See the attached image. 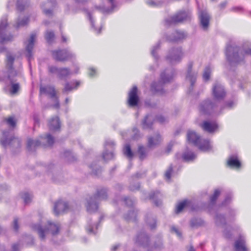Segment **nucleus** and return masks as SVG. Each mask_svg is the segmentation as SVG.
<instances>
[{"label":"nucleus","mask_w":251,"mask_h":251,"mask_svg":"<svg viewBox=\"0 0 251 251\" xmlns=\"http://www.w3.org/2000/svg\"><path fill=\"white\" fill-rule=\"evenodd\" d=\"M14 62V57L9 53L7 54L6 67L0 71V82L5 83L9 82L11 84L9 91L11 94L17 93L20 88L19 83L16 81L17 77L21 76V73L13 67Z\"/></svg>","instance_id":"obj_1"},{"label":"nucleus","mask_w":251,"mask_h":251,"mask_svg":"<svg viewBox=\"0 0 251 251\" xmlns=\"http://www.w3.org/2000/svg\"><path fill=\"white\" fill-rule=\"evenodd\" d=\"M251 46L248 43L245 44L242 47L230 43L227 44L225 53L230 66H237L240 63H244L245 56H251Z\"/></svg>","instance_id":"obj_2"},{"label":"nucleus","mask_w":251,"mask_h":251,"mask_svg":"<svg viewBox=\"0 0 251 251\" xmlns=\"http://www.w3.org/2000/svg\"><path fill=\"white\" fill-rule=\"evenodd\" d=\"M233 194L231 192H228L226 195L224 200L221 203L217 211L215 212L214 220L217 226L225 228L223 233L225 237L227 239H230L232 233L230 231V227L226 225V221L224 215L220 213L221 206H224L230 204L232 200Z\"/></svg>","instance_id":"obj_3"},{"label":"nucleus","mask_w":251,"mask_h":251,"mask_svg":"<svg viewBox=\"0 0 251 251\" xmlns=\"http://www.w3.org/2000/svg\"><path fill=\"white\" fill-rule=\"evenodd\" d=\"M174 75L172 68L165 69L161 73L160 79L158 81L153 82L151 85V91L153 94L163 95L165 93L164 85L169 82Z\"/></svg>","instance_id":"obj_4"},{"label":"nucleus","mask_w":251,"mask_h":251,"mask_svg":"<svg viewBox=\"0 0 251 251\" xmlns=\"http://www.w3.org/2000/svg\"><path fill=\"white\" fill-rule=\"evenodd\" d=\"M107 198V190L105 188L98 189L93 196H88L86 198V207L87 211L89 213L95 212L98 209L99 201L106 200Z\"/></svg>","instance_id":"obj_5"},{"label":"nucleus","mask_w":251,"mask_h":251,"mask_svg":"<svg viewBox=\"0 0 251 251\" xmlns=\"http://www.w3.org/2000/svg\"><path fill=\"white\" fill-rule=\"evenodd\" d=\"M32 228L37 232L41 240H44L49 233L52 235L57 234L60 230V225L58 223L55 224L49 221L47 227L44 228L40 224H33Z\"/></svg>","instance_id":"obj_6"},{"label":"nucleus","mask_w":251,"mask_h":251,"mask_svg":"<svg viewBox=\"0 0 251 251\" xmlns=\"http://www.w3.org/2000/svg\"><path fill=\"white\" fill-rule=\"evenodd\" d=\"M187 138L189 143L198 147L199 149L203 151H209L211 149L210 141L208 139H201L194 131H188Z\"/></svg>","instance_id":"obj_7"},{"label":"nucleus","mask_w":251,"mask_h":251,"mask_svg":"<svg viewBox=\"0 0 251 251\" xmlns=\"http://www.w3.org/2000/svg\"><path fill=\"white\" fill-rule=\"evenodd\" d=\"M220 104L214 100L206 99L199 105L200 111L204 115L219 114Z\"/></svg>","instance_id":"obj_8"},{"label":"nucleus","mask_w":251,"mask_h":251,"mask_svg":"<svg viewBox=\"0 0 251 251\" xmlns=\"http://www.w3.org/2000/svg\"><path fill=\"white\" fill-rule=\"evenodd\" d=\"M192 13L189 10H181L174 15L169 17L165 19V25L170 26L175 25L184 21L190 20Z\"/></svg>","instance_id":"obj_9"},{"label":"nucleus","mask_w":251,"mask_h":251,"mask_svg":"<svg viewBox=\"0 0 251 251\" xmlns=\"http://www.w3.org/2000/svg\"><path fill=\"white\" fill-rule=\"evenodd\" d=\"M9 130L2 131V136L0 140L1 145L4 148L7 147L13 151V149H18L21 147V140L19 138L11 136L9 137Z\"/></svg>","instance_id":"obj_10"},{"label":"nucleus","mask_w":251,"mask_h":251,"mask_svg":"<svg viewBox=\"0 0 251 251\" xmlns=\"http://www.w3.org/2000/svg\"><path fill=\"white\" fill-rule=\"evenodd\" d=\"M184 52L181 47H172L168 50L165 59L171 64L175 65L181 62Z\"/></svg>","instance_id":"obj_11"},{"label":"nucleus","mask_w":251,"mask_h":251,"mask_svg":"<svg viewBox=\"0 0 251 251\" xmlns=\"http://www.w3.org/2000/svg\"><path fill=\"white\" fill-rule=\"evenodd\" d=\"M226 94L224 86L219 81H215L212 86V95L213 100L220 104Z\"/></svg>","instance_id":"obj_12"},{"label":"nucleus","mask_w":251,"mask_h":251,"mask_svg":"<svg viewBox=\"0 0 251 251\" xmlns=\"http://www.w3.org/2000/svg\"><path fill=\"white\" fill-rule=\"evenodd\" d=\"M8 26L7 18L6 16L2 17L0 21V44H3L13 41L14 36L9 34L7 35L6 28Z\"/></svg>","instance_id":"obj_13"},{"label":"nucleus","mask_w":251,"mask_h":251,"mask_svg":"<svg viewBox=\"0 0 251 251\" xmlns=\"http://www.w3.org/2000/svg\"><path fill=\"white\" fill-rule=\"evenodd\" d=\"M52 55L55 60L60 62L68 60L75 56L74 53L68 49L52 50Z\"/></svg>","instance_id":"obj_14"},{"label":"nucleus","mask_w":251,"mask_h":251,"mask_svg":"<svg viewBox=\"0 0 251 251\" xmlns=\"http://www.w3.org/2000/svg\"><path fill=\"white\" fill-rule=\"evenodd\" d=\"M48 71L51 74H56L60 79L66 80L72 72L68 68H58L56 66L50 65L48 68Z\"/></svg>","instance_id":"obj_15"},{"label":"nucleus","mask_w":251,"mask_h":251,"mask_svg":"<svg viewBox=\"0 0 251 251\" xmlns=\"http://www.w3.org/2000/svg\"><path fill=\"white\" fill-rule=\"evenodd\" d=\"M116 144L113 140L106 139L104 144V150L102 153V158L105 161L111 160L114 157V149Z\"/></svg>","instance_id":"obj_16"},{"label":"nucleus","mask_w":251,"mask_h":251,"mask_svg":"<svg viewBox=\"0 0 251 251\" xmlns=\"http://www.w3.org/2000/svg\"><path fill=\"white\" fill-rule=\"evenodd\" d=\"M193 66V62L189 61L187 65V74L186 75V79L190 83V86L188 90V93H191L193 90L194 84L196 81L198 73L196 71L192 70Z\"/></svg>","instance_id":"obj_17"},{"label":"nucleus","mask_w":251,"mask_h":251,"mask_svg":"<svg viewBox=\"0 0 251 251\" xmlns=\"http://www.w3.org/2000/svg\"><path fill=\"white\" fill-rule=\"evenodd\" d=\"M198 17L201 28L206 31L209 25L210 16L206 10L201 9L198 7Z\"/></svg>","instance_id":"obj_18"},{"label":"nucleus","mask_w":251,"mask_h":251,"mask_svg":"<svg viewBox=\"0 0 251 251\" xmlns=\"http://www.w3.org/2000/svg\"><path fill=\"white\" fill-rule=\"evenodd\" d=\"M138 88L134 86L128 93L127 105L130 107H135L138 106L140 99L137 94Z\"/></svg>","instance_id":"obj_19"},{"label":"nucleus","mask_w":251,"mask_h":251,"mask_svg":"<svg viewBox=\"0 0 251 251\" xmlns=\"http://www.w3.org/2000/svg\"><path fill=\"white\" fill-rule=\"evenodd\" d=\"M56 6V0H47L41 5L43 13L48 17H51L53 14V10Z\"/></svg>","instance_id":"obj_20"},{"label":"nucleus","mask_w":251,"mask_h":251,"mask_svg":"<svg viewBox=\"0 0 251 251\" xmlns=\"http://www.w3.org/2000/svg\"><path fill=\"white\" fill-rule=\"evenodd\" d=\"M135 243L137 245L144 248L147 247L150 243L149 237L144 231H141L137 234Z\"/></svg>","instance_id":"obj_21"},{"label":"nucleus","mask_w":251,"mask_h":251,"mask_svg":"<svg viewBox=\"0 0 251 251\" xmlns=\"http://www.w3.org/2000/svg\"><path fill=\"white\" fill-rule=\"evenodd\" d=\"M35 37V34L32 33L25 46L26 57L27 58L29 63L31 59L32 58V50L34 47Z\"/></svg>","instance_id":"obj_22"},{"label":"nucleus","mask_w":251,"mask_h":251,"mask_svg":"<svg viewBox=\"0 0 251 251\" xmlns=\"http://www.w3.org/2000/svg\"><path fill=\"white\" fill-rule=\"evenodd\" d=\"M186 34L184 31L175 30L166 35V39L169 42H177L184 39Z\"/></svg>","instance_id":"obj_23"},{"label":"nucleus","mask_w":251,"mask_h":251,"mask_svg":"<svg viewBox=\"0 0 251 251\" xmlns=\"http://www.w3.org/2000/svg\"><path fill=\"white\" fill-rule=\"evenodd\" d=\"M40 94L48 95L51 99L55 98L56 96L55 87L51 85H41L40 86Z\"/></svg>","instance_id":"obj_24"},{"label":"nucleus","mask_w":251,"mask_h":251,"mask_svg":"<svg viewBox=\"0 0 251 251\" xmlns=\"http://www.w3.org/2000/svg\"><path fill=\"white\" fill-rule=\"evenodd\" d=\"M160 47V42L159 41L157 43L152 47L151 50V54L154 58L155 66H151L149 68V70L151 71H153L156 68L158 67V61L159 60L160 56L157 54V51L159 50Z\"/></svg>","instance_id":"obj_25"},{"label":"nucleus","mask_w":251,"mask_h":251,"mask_svg":"<svg viewBox=\"0 0 251 251\" xmlns=\"http://www.w3.org/2000/svg\"><path fill=\"white\" fill-rule=\"evenodd\" d=\"M107 3L110 5V7H105L103 6H96L95 8L103 13H110L117 9L118 4L116 0H106Z\"/></svg>","instance_id":"obj_26"},{"label":"nucleus","mask_w":251,"mask_h":251,"mask_svg":"<svg viewBox=\"0 0 251 251\" xmlns=\"http://www.w3.org/2000/svg\"><path fill=\"white\" fill-rule=\"evenodd\" d=\"M69 207L68 203L63 201H58L54 204L53 211L56 215L65 212Z\"/></svg>","instance_id":"obj_27"},{"label":"nucleus","mask_w":251,"mask_h":251,"mask_svg":"<svg viewBox=\"0 0 251 251\" xmlns=\"http://www.w3.org/2000/svg\"><path fill=\"white\" fill-rule=\"evenodd\" d=\"M196 156V154L194 152L188 150L185 151L182 154L180 153L176 154V158L177 159H179L181 158L185 162L192 161L195 159Z\"/></svg>","instance_id":"obj_28"},{"label":"nucleus","mask_w":251,"mask_h":251,"mask_svg":"<svg viewBox=\"0 0 251 251\" xmlns=\"http://www.w3.org/2000/svg\"><path fill=\"white\" fill-rule=\"evenodd\" d=\"M227 166L231 168H239L241 163L237 154H232L229 156L227 160Z\"/></svg>","instance_id":"obj_29"},{"label":"nucleus","mask_w":251,"mask_h":251,"mask_svg":"<svg viewBox=\"0 0 251 251\" xmlns=\"http://www.w3.org/2000/svg\"><path fill=\"white\" fill-rule=\"evenodd\" d=\"M246 239L244 236L240 235L238 239L236 240L234 248L236 251H247L246 247Z\"/></svg>","instance_id":"obj_30"},{"label":"nucleus","mask_w":251,"mask_h":251,"mask_svg":"<svg viewBox=\"0 0 251 251\" xmlns=\"http://www.w3.org/2000/svg\"><path fill=\"white\" fill-rule=\"evenodd\" d=\"M149 198L152 200L154 204L156 206H160L162 204V195L159 191H156L151 192L149 196Z\"/></svg>","instance_id":"obj_31"},{"label":"nucleus","mask_w":251,"mask_h":251,"mask_svg":"<svg viewBox=\"0 0 251 251\" xmlns=\"http://www.w3.org/2000/svg\"><path fill=\"white\" fill-rule=\"evenodd\" d=\"M202 127L204 131L209 133H213L218 128V125L216 122L212 123L208 121H204L202 125Z\"/></svg>","instance_id":"obj_32"},{"label":"nucleus","mask_w":251,"mask_h":251,"mask_svg":"<svg viewBox=\"0 0 251 251\" xmlns=\"http://www.w3.org/2000/svg\"><path fill=\"white\" fill-rule=\"evenodd\" d=\"M80 85L79 81H75L73 82L72 81L71 83L68 82H66L65 84L64 89L62 92L64 94H68V93L74 89H76Z\"/></svg>","instance_id":"obj_33"},{"label":"nucleus","mask_w":251,"mask_h":251,"mask_svg":"<svg viewBox=\"0 0 251 251\" xmlns=\"http://www.w3.org/2000/svg\"><path fill=\"white\" fill-rule=\"evenodd\" d=\"M49 126L51 130H56L60 127V121L58 117L51 118L49 121Z\"/></svg>","instance_id":"obj_34"},{"label":"nucleus","mask_w":251,"mask_h":251,"mask_svg":"<svg viewBox=\"0 0 251 251\" xmlns=\"http://www.w3.org/2000/svg\"><path fill=\"white\" fill-rule=\"evenodd\" d=\"M236 105V101L235 99L226 101L223 105L219 107V113H221L225 109H231Z\"/></svg>","instance_id":"obj_35"},{"label":"nucleus","mask_w":251,"mask_h":251,"mask_svg":"<svg viewBox=\"0 0 251 251\" xmlns=\"http://www.w3.org/2000/svg\"><path fill=\"white\" fill-rule=\"evenodd\" d=\"M29 22V18L27 16H24L21 17L19 16L17 18L15 24L14 25V26L16 28L18 29L20 27H24Z\"/></svg>","instance_id":"obj_36"},{"label":"nucleus","mask_w":251,"mask_h":251,"mask_svg":"<svg viewBox=\"0 0 251 251\" xmlns=\"http://www.w3.org/2000/svg\"><path fill=\"white\" fill-rule=\"evenodd\" d=\"M221 194V190L219 189H215L213 194L210 197V203L209 207V211L210 214H212V207L215 206L217 199Z\"/></svg>","instance_id":"obj_37"},{"label":"nucleus","mask_w":251,"mask_h":251,"mask_svg":"<svg viewBox=\"0 0 251 251\" xmlns=\"http://www.w3.org/2000/svg\"><path fill=\"white\" fill-rule=\"evenodd\" d=\"M41 145V141L39 139H28L27 142V148L29 151H33Z\"/></svg>","instance_id":"obj_38"},{"label":"nucleus","mask_w":251,"mask_h":251,"mask_svg":"<svg viewBox=\"0 0 251 251\" xmlns=\"http://www.w3.org/2000/svg\"><path fill=\"white\" fill-rule=\"evenodd\" d=\"M152 124L153 118L150 115H147L142 122V127L144 129L151 128Z\"/></svg>","instance_id":"obj_39"},{"label":"nucleus","mask_w":251,"mask_h":251,"mask_svg":"<svg viewBox=\"0 0 251 251\" xmlns=\"http://www.w3.org/2000/svg\"><path fill=\"white\" fill-rule=\"evenodd\" d=\"M161 141V136L159 134H156L154 137L150 136L148 138V146L151 148L159 143Z\"/></svg>","instance_id":"obj_40"},{"label":"nucleus","mask_w":251,"mask_h":251,"mask_svg":"<svg viewBox=\"0 0 251 251\" xmlns=\"http://www.w3.org/2000/svg\"><path fill=\"white\" fill-rule=\"evenodd\" d=\"M82 10L87 14V17L91 23V27L93 29L94 31L96 32L97 34H100L101 32L102 27H100L99 29V30H97V28L95 26L94 21L93 19L91 13L88 11V10L87 8H83Z\"/></svg>","instance_id":"obj_41"},{"label":"nucleus","mask_w":251,"mask_h":251,"mask_svg":"<svg viewBox=\"0 0 251 251\" xmlns=\"http://www.w3.org/2000/svg\"><path fill=\"white\" fill-rule=\"evenodd\" d=\"M137 214V210H129L128 213L124 215V218L127 222H135L136 221Z\"/></svg>","instance_id":"obj_42"},{"label":"nucleus","mask_w":251,"mask_h":251,"mask_svg":"<svg viewBox=\"0 0 251 251\" xmlns=\"http://www.w3.org/2000/svg\"><path fill=\"white\" fill-rule=\"evenodd\" d=\"M146 222L150 226L151 229H153L156 227V219L155 217L152 216L151 213L148 214L146 216Z\"/></svg>","instance_id":"obj_43"},{"label":"nucleus","mask_w":251,"mask_h":251,"mask_svg":"<svg viewBox=\"0 0 251 251\" xmlns=\"http://www.w3.org/2000/svg\"><path fill=\"white\" fill-rule=\"evenodd\" d=\"M204 224V221L200 218L194 217L190 222V225L192 228H198Z\"/></svg>","instance_id":"obj_44"},{"label":"nucleus","mask_w":251,"mask_h":251,"mask_svg":"<svg viewBox=\"0 0 251 251\" xmlns=\"http://www.w3.org/2000/svg\"><path fill=\"white\" fill-rule=\"evenodd\" d=\"M137 152L141 160H144L148 155V151L146 148L142 145L138 146Z\"/></svg>","instance_id":"obj_45"},{"label":"nucleus","mask_w":251,"mask_h":251,"mask_svg":"<svg viewBox=\"0 0 251 251\" xmlns=\"http://www.w3.org/2000/svg\"><path fill=\"white\" fill-rule=\"evenodd\" d=\"M98 224H92V220L91 218L89 219L87 221V224L86 227V229L88 233L96 234V232L94 230V227H96V228H98Z\"/></svg>","instance_id":"obj_46"},{"label":"nucleus","mask_w":251,"mask_h":251,"mask_svg":"<svg viewBox=\"0 0 251 251\" xmlns=\"http://www.w3.org/2000/svg\"><path fill=\"white\" fill-rule=\"evenodd\" d=\"M17 9L18 11L22 12L24 11L25 8L28 6V0H17Z\"/></svg>","instance_id":"obj_47"},{"label":"nucleus","mask_w":251,"mask_h":251,"mask_svg":"<svg viewBox=\"0 0 251 251\" xmlns=\"http://www.w3.org/2000/svg\"><path fill=\"white\" fill-rule=\"evenodd\" d=\"M124 154L129 159H131L134 156V153L131 150V147L129 144H126L123 149Z\"/></svg>","instance_id":"obj_48"},{"label":"nucleus","mask_w":251,"mask_h":251,"mask_svg":"<svg viewBox=\"0 0 251 251\" xmlns=\"http://www.w3.org/2000/svg\"><path fill=\"white\" fill-rule=\"evenodd\" d=\"M171 0H161V1H154L153 0H148L146 3L151 7H158L161 5L163 3L168 2Z\"/></svg>","instance_id":"obj_49"},{"label":"nucleus","mask_w":251,"mask_h":251,"mask_svg":"<svg viewBox=\"0 0 251 251\" xmlns=\"http://www.w3.org/2000/svg\"><path fill=\"white\" fill-rule=\"evenodd\" d=\"M40 137L42 140L46 141L49 146H52L54 143V138L50 134L43 135Z\"/></svg>","instance_id":"obj_50"},{"label":"nucleus","mask_w":251,"mask_h":251,"mask_svg":"<svg viewBox=\"0 0 251 251\" xmlns=\"http://www.w3.org/2000/svg\"><path fill=\"white\" fill-rule=\"evenodd\" d=\"M63 156L64 158L68 162H73L76 160L75 155L70 151H65Z\"/></svg>","instance_id":"obj_51"},{"label":"nucleus","mask_w":251,"mask_h":251,"mask_svg":"<svg viewBox=\"0 0 251 251\" xmlns=\"http://www.w3.org/2000/svg\"><path fill=\"white\" fill-rule=\"evenodd\" d=\"M90 168L92 170V173L93 175L98 176L101 172V168L96 163H93L89 166Z\"/></svg>","instance_id":"obj_52"},{"label":"nucleus","mask_w":251,"mask_h":251,"mask_svg":"<svg viewBox=\"0 0 251 251\" xmlns=\"http://www.w3.org/2000/svg\"><path fill=\"white\" fill-rule=\"evenodd\" d=\"M55 34L53 31L47 30L45 35V38L49 44H51L54 39Z\"/></svg>","instance_id":"obj_53"},{"label":"nucleus","mask_w":251,"mask_h":251,"mask_svg":"<svg viewBox=\"0 0 251 251\" xmlns=\"http://www.w3.org/2000/svg\"><path fill=\"white\" fill-rule=\"evenodd\" d=\"M211 71L210 66H207L204 68L202 75V78L204 81H207L209 80Z\"/></svg>","instance_id":"obj_54"},{"label":"nucleus","mask_w":251,"mask_h":251,"mask_svg":"<svg viewBox=\"0 0 251 251\" xmlns=\"http://www.w3.org/2000/svg\"><path fill=\"white\" fill-rule=\"evenodd\" d=\"M125 204L128 207H132L134 205L136 202V200L134 198L130 197H125L123 199Z\"/></svg>","instance_id":"obj_55"},{"label":"nucleus","mask_w":251,"mask_h":251,"mask_svg":"<svg viewBox=\"0 0 251 251\" xmlns=\"http://www.w3.org/2000/svg\"><path fill=\"white\" fill-rule=\"evenodd\" d=\"M187 203L188 201L187 200H184L179 202L176 207V213H179L181 212L184 207L187 205Z\"/></svg>","instance_id":"obj_56"},{"label":"nucleus","mask_w":251,"mask_h":251,"mask_svg":"<svg viewBox=\"0 0 251 251\" xmlns=\"http://www.w3.org/2000/svg\"><path fill=\"white\" fill-rule=\"evenodd\" d=\"M22 199L24 200L25 204L29 203L32 199V196L28 193H25L22 196Z\"/></svg>","instance_id":"obj_57"},{"label":"nucleus","mask_w":251,"mask_h":251,"mask_svg":"<svg viewBox=\"0 0 251 251\" xmlns=\"http://www.w3.org/2000/svg\"><path fill=\"white\" fill-rule=\"evenodd\" d=\"M173 165L171 164L169 167V168L167 169V170L166 171L165 174V178L167 180H170L171 177V174L173 172Z\"/></svg>","instance_id":"obj_58"},{"label":"nucleus","mask_w":251,"mask_h":251,"mask_svg":"<svg viewBox=\"0 0 251 251\" xmlns=\"http://www.w3.org/2000/svg\"><path fill=\"white\" fill-rule=\"evenodd\" d=\"M237 212L234 209L229 208L228 211V219L230 221L236 215Z\"/></svg>","instance_id":"obj_59"},{"label":"nucleus","mask_w":251,"mask_h":251,"mask_svg":"<svg viewBox=\"0 0 251 251\" xmlns=\"http://www.w3.org/2000/svg\"><path fill=\"white\" fill-rule=\"evenodd\" d=\"M133 134L131 135V138L133 140H138L140 137L139 131L137 128H134L132 130Z\"/></svg>","instance_id":"obj_60"},{"label":"nucleus","mask_w":251,"mask_h":251,"mask_svg":"<svg viewBox=\"0 0 251 251\" xmlns=\"http://www.w3.org/2000/svg\"><path fill=\"white\" fill-rule=\"evenodd\" d=\"M154 247L155 249L160 250L163 248V245L162 242V238H159L157 241H156L154 243Z\"/></svg>","instance_id":"obj_61"},{"label":"nucleus","mask_w":251,"mask_h":251,"mask_svg":"<svg viewBox=\"0 0 251 251\" xmlns=\"http://www.w3.org/2000/svg\"><path fill=\"white\" fill-rule=\"evenodd\" d=\"M171 231L172 232L175 233L178 238L181 239L182 237L181 232L175 226H172L171 228Z\"/></svg>","instance_id":"obj_62"},{"label":"nucleus","mask_w":251,"mask_h":251,"mask_svg":"<svg viewBox=\"0 0 251 251\" xmlns=\"http://www.w3.org/2000/svg\"><path fill=\"white\" fill-rule=\"evenodd\" d=\"M145 105L148 107L155 108L157 105V103L154 102H151V100H146L145 101Z\"/></svg>","instance_id":"obj_63"},{"label":"nucleus","mask_w":251,"mask_h":251,"mask_svg":"<svg viewBox=\"0 0 251 251\" xmlns=\"http://www.w3.org/2000/svg\"><path fill=\"white\" fill-rule=\"evenodd\" d=\"M140 188V184L136 183L135 184L131 183L129 186V189L130 191H134L138 190Z\"/></svg>","instance_id":"obj_64"}]
</instances>
